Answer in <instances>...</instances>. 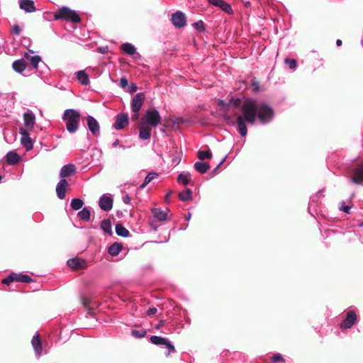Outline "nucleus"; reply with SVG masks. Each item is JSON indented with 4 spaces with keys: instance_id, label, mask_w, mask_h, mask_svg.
Instances as JSON below:
<instances>
[{
    "instance_id": "obj_64",
    "label": "nucleus",
    "mask_w": 363,
    "mask_h": 363,
    "mask_svg": "<svg viewBox=\"0 0 363 363\" xmlns=\"http://www.w3.org/2000/svg\"><path fill=\"white\" fill-rule=\"evenodd\" d=\"M186 227L185 226H183V228H182V230H186Z\"/></svg>"
},
{
    "instance_id": "obj_23",
    "label": "nucleus",
    "mask_w": 363,
    "mask_h": 363,
    "mask_svg": "<svg viewBox=\"0 0 363 363\" xmlns=\"http://www.w3.org/2000/svg\"><path fill=\"white\" fill-rule=\"evenodd\" d=\"M12 67L16 72L22 73L24 70H26L27 64L25 62V59H21L14 61L13 62Z\"/></svg>"
},
{
    "instance_id": "obj_18",
    "label": "nucleus",
    "mask_w": 363,
    "mask_h": 363,
    "mask_svg": "<svg viewBox=\"0 0 363 363\" xmlns=\"http://www.w3.org/2000/svg\"><path fill=\"white\" fill-rule=\"evenodd\" d=\"M19 7L26 13H33L36 11L34 2L32 0H20Z\"/></svg>"
},
{
    "instance_id": "obj_44",
    "label": "nucleus",
    "mask_w": 363,
    "mask_h": 363,
    "mask_svg": "<svg viewBox=\"0 0 363 363\" xmlns=\"http://www.w3.org/2000/svg\"><path fill=\"white\" fill-rule=\"evenodd\" d=\"M272 360L273 362H277L279 361H284V358L279 353H277L272 357Z\"/></svg>"
},
{
    "instance_id": "obj_19",
    "label": "nucleus",
    "mask_w": 363,
    "mask_h": 363,
    "mask_svg": "<svg viewBox=\"0 0 363 363\" xmlns=\"http://www.w3.org/2000/svg\"><path fill=\"white\" fill-rule=\"evenodd\" d=\"M151 127L141 122L139 125V138L143 140L150 139L151 136Z\"/></svg>"
},
{
    "instance_id": "obj_39",
    "label": "nucleus",
    "mask_w": 363,
    "mask_h": 363,
    "mask_svg": "<svg viewBox=\"0 0 363 363\" xmlns=\"http://www.w3.org/2000/svg\"><path fill=\"white\" fill-rule=\"evenodd\" d=\"M146 330H131V335L136 337V338H142L145 336L146 335Z\"/></svg>"
},
{
    "instance_id": "obj_28",
    "label": "nucleus",
    "mask_w": 363,
    "mask_h": 363,
    "mask_svg": "<svg viewBox=\"0 0 363 363\" xmlns=\"http://www.w3.org/2000/svg\"><path fill=\"white\" fill-rule=\"evenodd\" d=\"M121 49L129 55H133L134 54H136L135 47L129 43H125L122 44Z\"/></svg>"
},
{
    "instance_id": "obj_1",
    "label": "nucleus",
    "mask_w": 363,
    "mask_h": 363,
    "mask_svg": "<svg viewBox=\"0 0 363 363\" xmlns=\"http://www.w3.org/2000/svg\"><path fill=\"white\" fill-rule=\"evenodd\" d=\"M219 106L225 111L223 115L225 122L230 125L237 123L240 134L245 137L247 133L245 122L255 124L257 119L262 125L269 123L274 117L273 109L265 103L258 104L255 99L245 100L242 106V115L235 111V108L241 105L240 99H231L228 103L220 100Z\"/></svg>"
},
{
    "instance_id": "obj_45",
    "label": "nucleus",
    "mask_w": 363,
    "mask_h": 363,
    "mask_svg": "<svg viewBox=\"0 0 363 363\" xmlns=\"http://www.w3.org/2000/svg\"><path fill=\"white\" fill-rule=\"evenodd\" d=\"M322 196V191H319L315 196L311 198L309 205L312 206L313 202H316L319 196Z\"/></svg>"
},
{
    "instance_id": "obj_59",
    "label": "nucleus",
    "mask_w": 363,
    "mask_h": 363,
    "mask_svg": "<svg viewBox=\"0 0 363 363\" xmlns=\"http://www.w3.org/2000/svg\"><path fill=\"white\" fill-rule=\"evenodd\" d=\"M84 305L89 307V309H92L94 308V306H91L90 303H86V302H84Z\"/></svg>"
},
{
    "instance_id": "obj_42",
    "label": "nucleus",
    "mask_w": 363,
    "mask_h": 363,
    "mask_svg": "<svg viewBox=\"0 0 363 363\" xmlns=\"http://www.w3.org/2000/svg\"><path fill=\"white\" fill-rule=\"evenodd\" d=\"M164 346L169 351L168 353L166 354L167 356H168L170 353L175 352L174 346L172 345V343L167 338V342H165Z\"/></svg>"
},
{
    "instance_id": "obj_3",
    "label": "nucleus",
    "mask_w": 363,
    "mask_h": 363,
    "mask_svg": "<svg viewBox=\"0 0 363 363\" xmlns=\"http://www.w3.org/2000/svg\"><path fill=\"white\" fill-rule=\"evenodd\" d=\"M351 182L363 185V160L352 164L347 169Z\"/></svg>"
},
{
    "instance_id": "obj_33",
    "label": "nucleus",
    "mask_w": 363,
    "mask_h": 363,
    "mask_svg": "<svg viewBox=\"0 0 363 363\" xmlns=\"http://www.w3.org/2000/svg\"><path fill=\"white\" fill-rule=\"evenodd\" d=\"M78 216L84 221H88L91 217V213L88 208L85 207L78 213Z\"/></svg>"
},
{
    "instance_id": "obj_63",
    "label": "nucleus",
    "mask_w": 363,
    "mask_h": 363,
    "mask_svg": "<svg viewBox=\"0 0 363 363\" xmlns=\"http://www.w3.org/2000/svg\"><path fill=\"white\" fill-rule=\"evenodd\" d=\"M186 227L185 226H183V228H182V230H186Z\"/></svg>"
},
{
    "instance_id": "obj_62",
    "label": "nucleus",
    "mask_w": 363,
    "mask_h": 363,
    "mask_svg": "<svg viewBox=\"0 0 363 363\" xmlns=\"http://www.w3.org/2000/svg\"><path fill=\"white\" fill-rule=\"evenodd\" d=\"M223 162V161H222L219 164H218L217 168H218V167H220V165Z\"/></svg>"
},
{
    "instance_id": "obj_15",
    "label": "nucleus",
    "mask_w": 363,
    "mask_h": 363,
    "mask_svg": "<svg viewBox=\"0 0 363 363\" xmlns=\"http://www.w3.org/2000/svg\"><path fill=\"white\" fill-rule=\"evenodd\" d=\"M168 208H154L151 210L153 217L158 221H164L167 219Z\"/></svg>"
},
{
    "instance_id": "obj_46",
    "label": "nucleus",
    "mask_w": 363,
    "mask_h": 363,
    "mask_svg": "<svg viewBox=\"0 0 363 363\" xmlns=\"http://www.w3.org/2000/svg\"><path fill=\"white\" fill-rule=\"evenodd\" d=\"M340 211L346 213H350V211L351 209V207L350 206H347V205H344V203H342V204L341 205L340 208Z\"/></svg>"
},
{
    "instance_id": "obj_7",
    "label": "nucleus",
    "mask_w": 363,
    "mask_h": 363,
    "mask_svg": "<svg viewBox=\"0 0 363 363\" xmlns=\"http://www.w3.org/2000/svg\"><path fill=\"white\" fill-rule=\"evenodd\" d=\"M357 320V315L353 311H350L347 313L346 318L342 320L340 324V328L342 330L349 329L352 327Z\"/></svg>"
},
{
    "instance_id": "obj_56",
    "label": "nucleus",
    "mask_w": 363,
    "mask_h": 363,
    "mask_svg": "<svg viewBox=\"0 0 363 363\" xmlns=\"http://www.w3.org/2000/svg\"><path fill=\"white\" fill-rule=\"evenodd\" d=\"M118 145H119V140H116L113 143L112 146H113V147H117Z\"/></svg>"
},
{
    "instance_id": "obj_60",
    "label": "nucleus",
    "mask_w": 363,
    "mask_h": 363,
    "mask_svg": "<svg viewBox=\"0 0 363 363\" xmlns=\"http://www.w3.org/2000/svg\"><path fill=\"white\" fill-rule=\"evenodd\" d=\"M357 225L359 227H363V220L362 222L357 223Z\"/></svg>"
},
{
    "instance_id": "obj_20",
    "label": "nucleus",
    "mask_w": 363,
    "mask_h": 363,
    "mask_svg": "<svg viewBox=\"0 0 363 363\" xmlns=\"http://www.w3.org/2000/svg\"><path fill=\"white\" fill-rule=\"evenodd\" d=\"M24 124L28 129H33L35 123V116L32 111H27L23 114Z\"/></svg>"
},
{
    "instance_id": "obj_9",
    "label": "nucleus",
    "mask_w": 363,
    "mask_h": 363,
    "mask_svg": "<svg viewBox=\"0 0 363 363\" xmlns=\"http://www.w3.org/2000/svg\"><path fill=\"white\" fill-rule=\"evenodd\" d=\"M113 201L111 197L106 194H103L99 201V206L100 208L104 211H109L113 208Z\"/></svg>"
},
{
    "instance_id": "obj_57",
    "label": "nucleus",
    "mask_w": 363,
    "mask_h": 363,
    "mask_svg": "<svg viewBox=\"0 0 363 363\" xmlns=\"http://www.w3.org/2000/svg\"><path fill=\"white\" fill-rule=\"evenodd\" d=\"M164 323H165L164 320H160L159 324H158V325H157V328H160V327L163 326Z\"/></svg>"
},
{
    "instance_id": "obj_25",
    "label": "nucleus",
    "mask_w": 363,
    "mask_h": 363,
    "mask_svg": "<svg viewBox=\"0 0 363 363\" xmlns=\"http://www.w3.org/2000/svg\"><path fill=\"white\" fill-rule=\"evenodd\" d=\"M122 248L123 246L121 243L114 242L108 247V252L111 256H116L121 252Z\"/></svg>"
},
{
    "instance_id": "obj_34",
    "label": "nucleus",
    "mask_w": 363,
    "mask_h": 363,
    "mask_svg": "<svg viewBox=\"0 0 363 363\" xmlns=\"http://www.w3.org/2000/svg\"><path fill=\"white\" fill-rule=\"evenodd\" d=\"M190 180L191 174L188 172L180 174L177 178L178 182L183 184L184 185H187L190 182Z\"/></svg>"
},
{
    "instance_id": "obj_5",
    "label": "nucleus",
    "mask_w": 363,
    "mask_h": 363,
    "mask_svg": "<svg viewBox=\"0 0 363 363\" xmlns=\"http://www.w3.org/2000/svg\"><path fill=\"white\" fill-rule=\"evenodd\" d=\"M55 20L65 19L73 23H79L81 18L76 11L67 6H62L54 15Z\"/></svg>"
},
{
    "instance_id": "obj_51",
    "label": "nucleus",
    "mask_w": 363,
    "mask_h": 363,
    "mask_svg": "<svg viewBox=\"0 0 363 363\" xmlns=\"http://www.w3.org/2000/svg\"><path fill=\"white\" fill-rule=\"evenodd\" d=\"M150 228L152 230H153L154 231H156L157 230V225H156L155 221H151L150 223Z\"/></svg>"
},
{
    "instance_id": "obj_10",
    "label": "nucleus",
    "mask_w": 363,
    "mask_h": 363,
    "mask_svg": "<svg viewBox=\"0 0 363 363\" xmlns=\"http://www.w3.org/2000/svg\"><path fill=\"white\" fill-rule=\"evenodd\" d=\"M69 184L65 179H61L56 186V194L60 199H64Z\"/></svg>"
},
{
    "instance_id": "obj_4",
    "label": "nucleus",
    "mask_w": 363,
    "mask_h": 363,
    "mask_svg": "<svg viewBox=\"0 0 363 363\" xmlns=\"http://www.w3.org/2000/svg\"><path fill=\"white\" fill-rule=\"evenodd\" d=\"M161 116L154 107L148 108L142 119V123L151 128H156L161 123Z\"/></svg>"
},
{
    "instance_id": "obj_29",
    "label": "nucleus",
    "mask_w": 363,
    "mask_h": 363,
    "mask_svg": "<svg viewBox=\"0 0 363 363\" xmlns=\"http://www.w3.org/2000/svg\"><path fill=\"white\" fill-rule=\"evenodd\" d=\"M14 281L30 283L33 281L32 279L26 274L13 273Z\"/></svg>"
},
{
    "instance_id": "obj_49",
    "label": "nucleus",
    "mask_w": 363,
    "mask_h": 363,
    "mask_svg": "<svg viewBox=\"0 0 363 363\" xmlns=\"http://www.w3.org/2000/svg\"><path fill=\"white\" fill-rule=\"evenodd\" d=\"M130 200H131V199H130V197L129 196L128 194H126L123 195V201L124 203L130 204Z\"/></svg>"
},
{
    "instance_id": "obj_2",
    "label": "nucleus",
    "mask_w": 363,
    "mask_h": 363,
    "mask_svg": "<svg viewBox=\"0 0 363 363\" xmlns=\"http://www.w3.org/2000/svg\"><path fill=\"white\" fill-rule=\"evenodd\" d=\"M62 118L65 123L66 129L69 133H74L77 131L80 121V113L77 110L66 109Z\"/></svg>"
},
{
    "instance_id": "obj_40",
    "label": "nucleus",
    "mask_w": 363,
    "mask_h": 363,
    "mask_svg": "<svg viewBox=\"0 0 363 363\" xmlns=\"http://www.w3.org/2000/svg\"><path fill=\"white\" fill-rule=\"evenodd\" d=\"M285 64H286L291 69H296L297 67L296 60L294 59L286 58L284 60Z\"/></svg>"
},
{
    "instance_id": "obj_8",
    "label": "nucleus",
    "mask_w": 363,
    "mask_h": 363,
    "mask_svg": "<svg viewBox=\"0 0 363 363\" xmlns=\"http://www.w3.org/2000/svg\"><path fill=\"white\" fill-rule=\"evenodd\" d=\"M171 20L176 28H182L186 24V16L182 11H177L173 13Z\"/></svg>"
},
{
    "instance_id": "obj_47",
    "label": "nucleus",
    "mask_w": 363,
    "mask_h": 363,
    "mask_svg": "<svg viewBox=\"0 0 363 363\" xmlns=\"http://www.w3.org/2000/svg\"><path fill=\"white\" fill-rule=\"evenodd\" d=\"M128 85V82L127 79L125 77H122L120 79V86L122 88H125Z\"/></svg>"
},
{
    "instance_id": "obj_26",
    "label": "nucleus",
    "mask_w": 363,
    "mask_h": 363,
    "mask_svg": "<svg viewBox=\"0 0 363 363\" xmlns=\"http://www.w3.org/2000/svg\"><path fill=\"white\" fill-rule=\"evenodd\" d=\"M24 59L28 60L31 64V65L35 69L38 68V65L41 60V59L39 56H38V55L32 56V55H30L28 53H25Z\"/></svg>"
},
{
    "instance_id": "obj_36",
    "label": "nucleus",
    "mask_w": 363,
    "mask_h": 363,
    "mask_svg": "<svg viewBox=\"0 0 363 363\" xmlns=\"http://www.w3.org/2000/svg\"><path fill=\"white\" fill-rule=\"evenodd\" d=\"M83 205L84 201L81 199H73L70 203L72 208L74 211L79 210L82 208Z\"/></svg>"
},
{
    "instance_id": "obj_24",
    "label": "nucleus",
    "mask_w": 363,
    "mask_h": 363,
    "mask_svg": "<svg viewBox=\"0 0 363 363\" xmlns=\"http://www.w3.org/2000/svg\"><path fill=\"white\" fill-rule=\"evenodd\" d=\"M194 168L198 172L204 174L210 169V165L207 162H196L194 164Z\"/></svg>"
},
{
    "instance_id": "obj_17",
    "label": "nucleus",
    "mask_w": 363,
    "mask_h": 363,
    "mask_svg": "<svg viewBox=\"0 0 363 363\" xmlns=\"http://www.w3.org/2000/svg\"><path fill=\"white\" fill-rule=\"evenodd\" d=\"M76 172V167L73 164H67L64 165L60 172V177L62 179L65 177H70Z\"/></svg>"
},
{
    "instance_id": "obj_48",
    "label": "nucleus",
    "mask_w": 363,
    "mask_h": 363,
    "mask_svg": "<svg viewBox=\"0 0 363 363\" xmlns=\"http://www.w3.org/2000/svg\"><path fill=\"white\" fill-rule=\"evenodd\" d=\"M157 312V309L155 307H152V308H150L146 313L147 315H155L156 313Z\"/></svg>"
},
{
    "instance_id": "obj_37",
    "label": "nucleus",
    "mask_w": 363,
    "mask_h": 363,
    "mask_svg": "<svg viewBox=\"0 0 363 363\" xmlns=\"http://www.w3.org/2000/svg\"><path fill=\"white\" fill-rule=\"evenodd\" d=\"M198 157L201 160H203L206 159H211L212 157V153L210 150H199L198 152Z\"/></svg>"
},
{
    "instance_id": "obj_22",
    "label": "nucleus",
    "mask_w": 363,
    "mask_h": 363,
    "mask_svg": "<svg viewBox=\"0 0 363 363\" xmlns=\"http://www.w3.org/2000/svg\"><path fill=\"white\" fill-rule=\"evenodd\" d=\"M20 160V156L14 151H9L6 155V160L7 163L11 165L18 164Z\"/></svg>"
},
{
    "instance_id": "obj_27",
    "label": "nucleus",
    "mask_w": 363,
    "mask_h": 363,
    "mask_svg": "<svg viewBox=\"0 0 363 363\" xmlns=\"http://www.w3.org/2000/svg\"><path fill=\"white\" fill-rule=\"evenodd\" d=\"M76 76L79 82L83 85H87L89 83L88 74L83 70L76 72Z\"/></svg>"
},
{
    "instance_id": "obj_35",
    "label": "nucleus",
    "mask_w": 363,
    "mask_h": 363,
    "mask_svg": "<svg viewBox=\"0 0 363 363\" xmlns=\"http://www.w3.org/2000/svg\"><path fill=\"white\" fill-rule=\"evenodd\" d=\"M150 341L154 345L164 346L165 342H167V338L157 335H153L150 337Z\"/></svg>"
},
{
    "instance_id": "obj_32",
    "label": "nucleus",
    "mask_w": 363,
    "mask_h": 363,
    "mask_svg": "<svg viewBox=\"0 0 363 363\" xmlns=\"http://www.w3.org/2000/svg\"><path fill=\"white\" fill-rule=\"evenodd\" d=\"M159 174L155 172H150L145 178L144 182L140 185V188H145L151 181L157 178Z\"/></svg>"
},
{
    "instance_id": "obj_6",
    "label": "nucleus",
    "mask_w": 363,
    "mask_h": 363,
    "mask_svg": "<svg viewBox=\"0 0 363 363\" xmlns=\"http://www.w3.org/2000/svg\"><path fill=\"white\" fill-rule=\"evenodd\" d=\"M145 99V94L140 92L136 94L131 101V110L133 112H139Z\"/></svg>"
},
{
    "instance_id": "obj_52",
    "label": "nucleus",
    "mask_w": 363,
    "mask_h": 363,
    "mask_svg": "<svg viewBox=\"0 0 363 363\" xmlns=\"http://www.w3.org/2000/svg\"><path fill=\"white\" fill-rule=\"evenodd\" d=\"M137 89H138V87L135 84H131L130 86L129 87V91L130 92L135 91Z\"/></svg>"
},
{
    "instance_id": "obj_50",
    "label": "nucleus",
    "mask_w": 363,
    "mask_h": 363,
    "mask_svg": "<svg viewBox=\"0 0 363 363\" xmlns=\"http://www.w3.org/2000/svg\"><path fill=\"white\" fill-rule=\"evenodd\" d=\"M12 33L15 35H19L21 33V29L17 25H14L12 28Z\"/></svg>"
},
{
    "instance_id": "obj_14",
    "label": "nucleus",
    "mask_w": 363,
    "mask_h": 363,
    "mask_svg": "<svg viewBox=\"0 0 363 363\" xmlns=\"http://www.w3.org/2000/svg\"><path fill=\"white\" fill-rule=\"evenodd\" d=\"M31 343L36 357L39 358L43 352V345L38 333H36L33 337Z\"/></svg>"
},
{
    "instance_id": "obj_30",
    "label": "nucleus",
    "mask_w": 363,
    "mask_h": 363,
    "mask_svg": "<svg viewBox=\"0 0 363 363\" xmlns=\"http://www.w3.org/2000/svg\"><path fill=\"white\" fill-rule=\"evenodd\" d=\"M101 230L108 234L112 233V225L111 220L109 219H105L101 223Z\"/></svg>"
},
{
    "instance_id": "obj_54",
    "label": "nucleus",
    "mask_w": 363,
    "mask_h": 363,
    "mask_svg": "<svg viewBox=\"0 0 363 363\" xmlns=\"http://www.w3.org/2000/svg\"><path fill=\"white\" fill-rule=\"evenodd\" d=\"M133 56V57H134V59H135V60H140V59H141V55H140V53H138V52H136V54H134Z\"/></svg>"
},
{
    "instance_id": "obj_41",
    "label": "nucleus",
    "mask_w": 363,
    "mask_h": 363,
    "mask_svg": "<svg viewBox=\"0 0 363 363\" xmlns=\"http://www.w3.org/2000/svg\"><path fill=\"white\" fill-rule=\"evenodd\" d=\"M193 27L199 32H202L205 30V26L202 21H198L192 24Z\"/></svg>"
},
{
    "instance_id": "obj_43",
    "label": "nucleus",
    "mask_w": 363,
    "mask_h": 363,
    "mask_svg": "<svg viewBox=\"0 0 363 363\" xmlns=\"http://www.w3.org/2000/svg\"><path fill=\"white\" fill-rule=\"evenodd\" d=\"M13 281H14L13 273H11L7 277L3 279L1 281L2 284L6 285H9Z\"/></svg>"
},
{
    "instance_id": "obj_12",
    "label": "nucleus",
    "mask_w": 363,
    "mask_h": 363,
    "mask_svg": "<svg viewBox=\"0 0 363 363\" xmlns=\"http://www.w3.org/2000/svg\"><path fill=\"white\" fill-rule=\"evenodd\" d=\"M86 123L89 131L93 135H98L99 134V124L93 116H88L86 117Z\"/></svg>"
},
{
    "instance_id": "obj_13",
    "label": "nucleus",
    "mask_w": 363,
    "mask_h": 363,
    "mask_svg": "<svg viewBox=\"0 0 363 363\" xmlns=\"http://www.w3.org/2000/svg\"><path fill=\"white\" fill-rule=\"evenodd\" d=\"M128 116L125 113H119L116 116L113 127L116 130L123 129L128 123Z\"/></svg>"
},
{
    "instance_id": "obj_31",
    "label": "nucleus",
    "mask_w": 363,
    "mask_h": 363,
    "mask_svg": "<svg viewBox=\"0 0 363 363\" xmlns=\"http://www.w3.org/2000/svg\"><path fill=\"white\" fill-rule=\"evenodd\" d=\"M116 233L121 237L127 238L129 235V231L121 224L116 225Z\"/></svg>"
},
{
    "instance_id": "obj_11",
    "label": "nucleus",
    "mask_w": 363,
    "mask_h": 363,
    "mask_svg": "<svg viewBox=\"0 0 363 363\" xmlns=\"http://www.w3.org/2000/svg\"><path fill=\"white\" fill-rule=\"evenodd\" d=\"M208 1L211 5L220 8L223 11L227 13L228 14L233 13V11L230 4L223 0H208Z\"/></svg>"
},
{
    "instance_id": "obj_16",
    "label": "nucleus",
    "mask_w": 363,
    "mask_h": 363,
    "mask_svg": "<svg viewBox=\"0 0 363 363\" xmlns=\"http://www.w3.org/2000/svg\"><path fill=\"white\" fill-rule=\"evenodd\" d=\"M21 142L23 147L26 148V151H30L33 147V143L31 138L29 136V134L26 130H21Z\"/></svg>"
},
{
    "instance_id": "obj_55",
    "label": "nucleus",
    "mask_w": 363,
    "mask_h": 363,
    "mask_svg": "<svg viewBox=\"0 0 363 363\" xmlns=\"http://www.w3.org/2000/svg\"><path fill=\"white\" fill-rule=\"evenodd\" d=\"M191 213H188L186 216H185V219L186 220H189L191 219Z\"/></svg>"
},
{
    "instance_id": "obj_61",
    "label": "nucleus",
    "mask_w": 363,
    "mask_h": 363,
    "mask_svg": "<svg viewBox=\"0 0 363 363\" xmlns=\"http://www.w3.org/2000/svg\"><path fill=\"white\" fill-rule=\"evenodd\" d=\"M254 84H255V88H257V87H258V86H259L258 83H255Z\"/></svg>"
},
{
    "instance_id": "obj_21",
    "label": "nucleus",
    "mask_w": 363,
    "mask_h": 363,
    "mask_svg": "<svg viewBox=\"0 0 363 363\" xmlns=\"http://www.w3.org/2000/svg\"><path fill=\"white\" fill-rule=\"evenodd\" d=\"M67 263L70 268L74 269H83L86 267V262L79 258L69 259Z\"/></svg>"
},
{
    "instance_id": "obj_38",
    "label": "nucleus",
    "mask_w": 363,
    "mask_h": 363,
    "mask_svg": "<svg viewBox=\"0 0 363 363\" xmlns=\"http://www.w3.org/2000/svg\"><path fill=\"white\" fill-rule=\"evenodd\" d=\"M192 191L189 189H186L185 191L179 194V199L183 201H189L191 199Z\"/></svg>"
},
{
    "instance_id": "obj_58",
    "label": "nucleus",
    "mask_w": 363,
    "mask_h": 363,
    "mask_svg": "<svg viewBox=\"0 0 363 363\" xmlns=\"http://www.w3.org/2000/svg\"><path fill=\"white\" fill-rule=\"evenodd\" d=\"M336 45H337V46L341 45H342V40H340V39H337V40H336Z\"/></svg>"
},
{
    "instance_id": "obj_53",
    "label": "nucleus",
    "mask_w": 363,
    "mask_h": 363,
    "mask_svg": "<svg viewBox=\"0 0 363 363\" xmlns=\"http://www.w3.org/2000/svg\"><path fill=\"white\" fill-rule=\"evenodd\" d=\"M134 114L132 116L133 121H137L139 118V112H133Z\"/></svg>"
}]
</instances>
